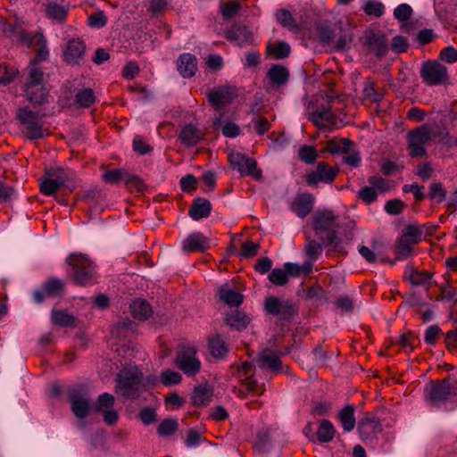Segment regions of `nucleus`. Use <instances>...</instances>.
<instances>
[{
	"instance_id": "obj_64",
	"label": "nucleus",
	"mask_w": 457,
	"mask_h": 457,
	"mask_svg": "<svg viewBox=\"0 0 457 457\" xmlns=\"http://www.w3.org/2000/svg\"><path fill=\"white\" fill-rule=\"evenodd\" d=\"M440 57L446 62H454L457 60V50L453 46H447L441 51Z\"/></svg>"
},
{
	"instance_id": "obj_52",
	"label": "nucleus",
	"mask_w": 457,
	"mask_h": 457,
	"mask_svg": "<svg viewBox=\"0 0 457 457\" xmlns=\"http://www.w3.org/2000/svg\"><path fill=\"white\" fill-rule=\"evenodd\" d=\"M304 251L306 255L311 259L310 262H312L320 256L322 251V247L320 244L315 242L314 240H309L304 247Z\"/></svg>"
},
{
	"instance_id": "obj_63",
	"label": "nucleus",
	"mask_w": 457,
	"mask_h": 457,
	"mask_svg": "<svg viewBox=\"0 0 457 457\" xmlns=\"http://www.w3.org/2000/svg\"><path fill=\"white\" fill-rule=\"evenodd\" d=\"M429 196L437 202H441L445 199V191L440 183H433L431 185Z\"/></svg>"
},
{
	"instance_id": "obj_37",
	"label": "nucleus",
	"mask_w": 457,
	"mask_h": 457,
	"mask_svg": "<svg viewBox=\"0 0 457 457\" xmlns=\"http://www.w3.org/2000/svg\"><path fill=\"white\" fill-rule=\"evenodd\" d=\"M52 322L60 327H69L74 324L75 317L64 311L54 310L51 314Z\"/></svg>"
},
{
	"instance_id": "obj_28",
	"label": "nucleus",
	"mask_w": 457,
	"mask_h": 457,
	"mask_svg": "<svg viewBox=\"0 0 457 457\" xmlns=\"http://www.w3.org/2000/svg\"><path fill=\"white\" fill-rule=\"evenodd\" d=\"M130 312L134 318L137 320H146L152 314V308L149 303L143 299H137L130 304Z\"/></svg>"
},
{
	"instance_id": "obj_38",
	"label": "nucleus",
	"mask_w": 457,
	"mask_h": 457,
	"mask_svg": "<svg viewBox=\"0 0 457 457\" xmlns=\"http://www.w3.org/2000/svg\"><path fill=\"white\" fill-rule=\"evenodd\" d=\"M212 396V391L209 386H200L194 391L193 401L196 405H204L211 400Z\"/></svg>"
},
{
	"instance_id": "obj_58",
	"label": "nucleus",
	"mask_w": 457,
	"mask_h": 457,
	"mask_svg": "<svg viewBox=\"0 0 457 457\" xmlns=\"http://www.w3.org/2000/svg\"><path fill=\"white\" fill-rule=\"evenodd\" d=\"M344 154L345 162L347 163L348 165L357 167L360 164V153L357 150L353 149V146H351L350 150H348V152H345Z\"/></svg>"
},
{
	"instance_id": "obj_41",
	"label": "nucleus",
	"mask_w": 457,
	"mask_h": 457,
	"mask_svg": "<svg viewBox=\"0 0 457 457\" xmlns=\"http://www.w3.org/2000/svg\"><path fill=\"white\" fill-rule=\"evenodd\" d=\"M213 124L216 128H220L223 135L228 137H235L239 135V127L234 122H226L223 124L221 115L216 119Z\"/></svg>"
},
{
	"instance_id": "obj_15",
	"label": "nucleus",
	"mask_w": 457,
	"mask_h": 457,
	"mask_svg": "<svg viewBox=\"0 0 457 457\" xmlns=\"http://www.w3.org/2000/svg\"><path fill=\"white\" fill-rule=\"evenodd\" d=\"M85 48V45L80 39H70L63 49L65 62L71 65L79 63L84 55Z\"/></svg>"
},
{
	"instance_id": "obj_22",
	"label": "nucleus",
	"mask_w": 457,
	"mask_h": 457,
	"mask_svg": "<svg viewBox=\"0 0 457 457\" xmlns=\"http://www.w3.org/2000/svg\"><path fill=\"white\" fill-rule=\"evenodd\" d=\"M71 410L74 415L84 419L88 415L91 408L90 400L85 395H74L71 397Z\"/></svg>"
},
{
	"instance_id": "obj_20",
	"label": "nucleus",
	"mask_w": 457,
	"mask_h": 457,
	"mask_svg": "<svg viewBox=\"0 0 457 457\" xmlns=\"http://www.w3.org/2000/svg\"><path fill=\"white\" fill-rule=\"evenodd\" d=\"M47 172L56 179L62 187L68 188L69 191H73L76 188L77 183L75 181L74 174L71 170L63 169H52L47 170Z\"/></svg>"
},
{
	"instance_id": "obj_46",
	"label": "nucleus",
	"mask_w": 457,
	"mask_h": 457,
	"mask_svg": "<svg viewBox=\"0 0 457 457\" xmlns=\"http://www.w3.org/2000/svg\"><path fill=\"white\" fill-rule=\"evenodd\" d=\"M209 347L212 354L216 358L222 357L227 353V346L220 337L212 338Z\"/></svg>"
},
{
	"instance_id": "obj_26",
	"label": "nucleus",
	"mask_w": 457,
	"mask_h": 457,
	"mask_svg": "<svg viewBox=\"0 0 457 457\" xmlns=\"http://www.w3.org/2000/svg\"><path fill=\"white\" fill-rule=\"evenodd\" d=\"M218 295L220 299L229 306L237 307L243 302L242 295L226 285L219 287Z\"/></svg>"
},
{
	"instance_id": "obj_25",
	"label": "nucleus",
	"mask_w": 457,
	"mask_h": 457,
	"mask_svg": "<svg viewBox=\"0 0 457 457\" xmlns=\"http://www.w3.org/2000/svg\"><path fill=\"white\" fill-rule=\"evenodd\" d=\"M336 216L329 210L318 211L313 215L314 229L317 233L328 229L334 223Z\"/></svg>"
},
{
	"instance_id": "obj_23",
	"label": "nucleus",
	"mask_w": 457,
	"mask_h": 457,
	"mask_svg": "<svg viewBox=\"0 0 457 457\" xmlns=\"http://www.w3.org/2000/svg\"><path fill=\"white\" fill-rule=\"evenodd\" d=\"M203 138V132L191 124L186 125L179 133V139L187 146H193Z\"/></svg>"
},
{
	"instance_id": "obj_27",
	"label": "nucleus",
	"mask_w": 457,
	"mask_h": 457,
	"mask_svg": "<svg viewBox=\"0 0 457 457\" xmlns=\"http://www.w3.org/2000/svg\"><path fill=\"white\" fill-rule=\"evenodd\" d=\"M212 210L211 203L204 198H196L190 209L189 214L195 220L206 218Z\"/></svg>"
},
{
	"instance_id": "obj_33",
	"label": "nucleus",
	"mask_w": 457,
	"mask_h": 457,
	"mask_svg": "<svg viewBox=\"0 0 457 457\" xmlns=\"http://www.w3.org/2000/svg\"><path fill=\"white\" fill-rule=\"evenodd\" d=\"M226 321L230 327L241 330L246 328L250 319L245 313L235 311L228 315Z\"/></svg>"
},
{
	"instance_id": "obj_43",
	"label": "nucleus",
	"mask_w": 457,
	"mask_h": 457,
	"mask_svg": "<svg viewBox=\"0 0 457 457\" xmlns=\"http://www.w3.org/2000/svg\"><path fill=\"white\" fill-rule=\"evenodd\" d=\"M61 187L56 179L46 171V177L40 184L41 192L46 195H52Z\"/></svg>"
},
{
	"instance_id": "obj_14",
	"label": "nucleus",
	"mask_w": 457,
	"mask_h": 457,
	"mask_svg": "<svg viewBox=\"0 0 457 457\" xmlns=\"http://www.w3.org/2000/svg\"><path fill=\"white\" fill-rule=\"evenodd\" d=\"M234 98L235 94L228 87L215 88L208 94V100L216 110H220L230 104Z\"/></svg>"
},
{
	"instance_id": "obj_4",
	"label": "nucleus",
	"mask_w": 457,
	"mask_h": 457,
	"mask_svg": "<svg viewBox=\"0 0 457 457\" xmlns=\"http://www.w3.org/2000/svg\"><path fill=\"white\" fill-rule=\"evenodd\" d=\"M142 374L137 367L126 368L117 378L116 389L125 397H132L139 389Z\"/></svg>"
},
{
	"instance_id": "obj_13",
	"label": "nucleus",
	"mask_w": 457,
	"mask_h": 457,
	"mask_svg": "<svg viewBox=\"0 0 457 457\" xmlns=\"http://www.w3.org/2000/svg\"><path fill=\"white\" fill-rule=\"evenodd\" d=\"M337 171L332 168L327 166L324 162H320L315 170L306 174L305 179L309 186H316L320 182L331 183Z\"/></svg>"
},
{
	"instance_id": "obj_19",
	"label": "nucleus",
	"mask_w": 457,
	"mask_h": 457,
	"mask_svg": "<svg viewBox=\"0 0 457 457\" xmlns=\"http://www.w3.org/2000/svg\"><path fill=\"white\" fill-rule=\"evenodd\" d=\"M314 198L312 195H297L292 203L291 209L297 216L303 218L308 215L313 207Z\"/></svg>"
},
{
	"instance_id": "obj_56",
	"label": "nucleus",
	"mask_w": 457,
	"mask_h": 457,
	"mask_svg": "<svg viewBox=\"0 0 457 457\" xmlns=\"http://www.w3.org/2000/svg\"><path fill=\"white\" fill-rule=\"evenodd\" d=\"M114 401V397L108 393L100 395L97 401V411H104V409L106 410L113 407Z\"/></svg>"
},
{
	"instance_id": "obj_21",
	"label": "nucleus",
	"mask_w": 457,
	"mask_h": 457,
	"mask_svg": "<svg viewBox=\"0 0 457 457\" xmlns=\"http://www.w3.org/2000/svg\"><path fill=\"white\" fill-rule=\"evenodd\" d=\"M227 38L242 46L252 41V33L245 26L235 25L227 31Z\"/></svg>"
},
{
	"instance_id": "obj_10",
	"label": "nucleus",
	"mask_w": 457,
	"mask_h": 457,
	"mask_svg": "<svg viewBox=\"0 0 457 457\" xmlns=\"http://www.w3.org/2000/svg\"><path fill=\"white\" fill-rule=\"evenodd\" d=\"M176 363L187 376H195L201 370V361L196 356L195 347L183 349L178 354Z\"/></svg>"
},
{
	"instance_id": "obj_34",
	"label": "nucleus",
	"mask_w": 457,
	"mask_h": 457,
	"mask_svg": "<svg viewBox=\"0 0 457 457\" xmlns=\"http://www.w3.org/2000/svg\"><path fill=\"white\" fill-rule=\"evenodd\" d=\"M336 429L329 420H322L317 430L319 441L323 443L330 442L335 436Z\"/></svg>"
},
{
	"instance_id": "obj_59",
	"label": "nucleus",
	"mask_w": 457,
	"mask_h": 457,
	"mask_svg": "<svg viewBox=\"0 0 457 457\" xmlns=\"http://www.w3.org/2000/svg\"><path fill=\"white\" fill-rule=\"evenodd\" d=\"M15 74L14 69H8L6 65L0 64V84H9L13 79Z\"/></svg>"
},
{
	"instance_id": "obj_9",
	"label": "nucleus",
	"mask_w": 457,
	"mask_h": 457,
	"mask_svg": "<svg viewBox=\"0 0 457 457\" xmlns=\"http://www.w3.org/2000/svg\"><path fill=\"white\" fill-rule=\"evenodd\" d=\"M264 310L268 314L280 319H288L295 312V306L290 300L276 296H269L264 302Z\"/></svg>"
},
{
	"instance_id": "obj_24",
	"label": "nucleus",
	"mask_w": 457,
	"mask_h": 457,
	"mask_svg": "<svg viewBox=\"0 0 457 457\" xmlns=\"http://www.w3.org/2000/svg\"><path fill=\"white\" fill-rule=\"evenodd\" d=\"M256 365L262 369L267 368L276 371L280 366V361L272 351L263 349L256 360Z\"/></svg>"
},
{
	"instance_id": "obj_40",
	"label": "nucleus",
	"mask_w": 457,
	"mask_h": 457,
	"mask_svg": "<svg viewBox=\"0 0 457 457\" xmlns=\"http://www.w3.org/2000/svg\"><path fill=\"white\" fill-rule=\"evenodd\" d=\"M268 53L273 55L276 59H283L290 53V46L284 41H279L268 46Z\"/></svg>"
},
{
	"instance_id": "obj_47",
	"label": "nucleus",
	"mask_w": 457,
	"mask_h": 457,
	"mask_svg": "<svg viewBox=\"0 0 457 457\" xmlns=\"http://www.w3.org/2000/svg\"><path fill=\"white\" fill-rule=\"evenodd\" d=\"M412 244L403 240L401 237L397 240L395 254L397 259H404L412 253Z\"/></svg>"
},
{
	"instance_id": "obj_32",
	"label": "nucleus",
	"mask_w": 457,
	"mask_h": 457,
	"mask_svg": "<svg viewBox=\"0 0 457 457\" xmlns=\"http://www.w3.org/2000/svg\"><path fill=\"white\" fill-rule=\"evenodd\" d=\"M313 266V262L306 261L303 265L287 262L284 264L287 276L299 277L303 274H308Z\"/></svg>"
},
{
	"instance_id": "obj_62",
	"label": "nucleus",
	"mask_w": 457,
	"mask_h": 457,
	"mask_svg": "<svg viewBox=\"0 0 457 457\" xmlns=\"http://www.w3.org/2000/svg\"><path fill=\"white\" fill-rule=\"evenodd\" d=\"M411 8L410 5L403 4L395 8L394 12L395 17L399 21H406L411 14Z\"/></svg>"
},
{
	"instance_id": "obj_44",
	"label": "nucleus",
	"mask_w": 457,
	"mask_h": 457,
	"mask_svg": "<svg viewBox=\"0 0 457 457\" xmlns=\"http://www.w3.org/2000/svg\"><path fill=\"white\" fill-rule=\"evenodd\" d=\"M95 101V94L90 88L79 89L76 94V103L80 107H87Z\"/></svg>"
},
{
	"instance_id": "obj_61",
	"label": "nucleus",
	"mask_w": 457,
	"mask_h": 457,
	"mask_svg": "<svg viewBox=\"0 0 457 457\" xmlns=\"http://www.w3.org/2000/svg\"><path fill=\"white\" fill-rule=\"evenodd\" d=\"M410 281L413 285H426L430 279L428 273L420 271H413L410 274Z\"/></svg>"
},
{
	"instance_id": "obj_53",
	"label": "nucleus",
	"mask_w": 457,
	"mask_h": 457,
	"mask_svg": "<svg viewBox=\"0 0 457 457\" xmlns=\"http://www.w3.org/2000/svg\"><path fill=\"white\" fill-rule=\"evenodd\" d=\"M363 9L368 15H375L377 17L381 16L384 12L383 4L378 1L370 0L367 2Z\"/></svg>"
},
{
	"instance_id": "obj_12",
	"label": "nucleus",
	"mask_w": 457,
	"mask_h": 457,
	"mask_svg": "<svg viewBox=\"0 0 457 457\" xmlns=\"http://www.w3.org/2000/svg\"><path fill=\"white\" fill-rule=\"evenodd\" d=\"M358 430L362 441L370 442L382 431V426L373 416L366 415L359 421Z\"/></svg>"
},
{
	"instance_id": "obj_49",
	"label": "nucleus",
	"mask_w": 457,
	"mask_h": 457,
	"mask_svg": "<svg viewBox=\"0 0 457 457\" xmlns=\"http://www.w3.org/2000/svg\"><path fill=\"white\" fill-rule=\"evenodd\" d=\"M270 281L277 286H283L287 283L288 276L286 269H274L269 275Z\"/></svg>"
},
{
	"instance_id": "obj_57",
	"label": "nucleus",
	"mask_w": 457,
	"mask_h": 457,
	"mask_svg": "<svg viewBox=\"0 0 457 457\" xmlns=\"http://www.w3.org/2000/svg\"><path fill=\"white\" fill-rule=\"evenodd\" d=\"M259 247V244L253 241H246L242 245V252L240 256L242 258H249L254 256L257 253Z\"/></svg>"
},
{
	"instance_id": "obj_45",
	"label": "nucleus",
	"mask_w": 457,
	"mask_h": 457,
	"mask_svg": "<svg viewBox=\"0 0 457 457\" xmlns=\"http://www.w3.org/2000/svg\"><path fill=\"white\" fill-rule=\"evenodd\" d=\"M179 428V423L174 419H167L161 422L157 432L161 436H169L173 435Z\"/></svg>"
},
{
	"instance_id": "obj_1",
	"label": "nucleus",
	"mask_w": 457,
	"mask_h": 457,
	"mask_svg": "<svg viewBox=\"0 0 457 457\" xmlns=\"http://www.w3.org/2000/svg\"><path fill=\"white\" fill-rule=\"evenodd\" d=\"M24 92L27 99L33 103L41 104L46 99L47 91L45 87L43 73L36 62H32L27 68Z\"/></svg>"
},
{
	"instance_id": "obj_35",
	"label": "nucleus",
	"mask_w": 457,
	"mask_h": 457,
	"mask_svg": "<svg viewBox=\"0 0 457 457\" xmlns=\"http://www.w3.org/2000/svg\"><path fill=\"white\" fill-rule=\"evenodd\" d=\"M181 380L182 376L180 373L170 370H164L162 371L159 378H154L152 383L155 384L157 381H159L166 386H170L180 383Z\"/></svg>"
},
{
	"instance_id": "obj_48",
	"label": "nucleus",
	"mask_w": 457,
	"mask_h": 457,
	"mask_svg": "<svg viewBox=\"0 0 457 457\" xmlns=\"http://www.w3.org/2000/svg\"><path fill=\"white\" fill-rule=\"evenodd\" d=\"M128 177V173H126L123 170H107L104 175L103 179L107 183L115 184L119 181H124L126 183V179Z\"/></svg>"
},
{
	"instance_id": "obj_29",
	"label": "nucleus",
	"mask_w": 457,
	"mask_h": 457,
	"mask_svg": "<svg viewBox=\"0 0 457 457\" xmlns=\"http://www.w3.org/2000/svg\"><path fill=\"white\" fill-rule=\"evenodd\" d=\"M267 76L273 85L280 86L287 81L289 71L286 67L278 64L268 71Z\"/></svg>"
},
{
	"instance_id": "obj_6",
	"label": "nucleus",
	"mask_w": 457,
	"mask_h": 457,
	"mask_svg": "<svg viewBox=\"0 0 457 457\" xmlns=\"http://www.w3.org/2000/svg\"><path fill=\"white\" fill-rule=\"evenodd\" d=\"M432 137V129L428 125H422L408 132L407 142L411 155L423 156L426 154L425 145L431 141Z\"/></svg>"
},
{
	"instance_id": "obj_5",
	"label": "nucleus",
	"mask_w": 457,
	"mask_h": 457,
	"mask_svg": "<svg viewBox=\"0 0 457 457\" xmlns=\"http://www.w3.org/2000/svg\"><path fill=\"white\" fill-rule=\"evenodd\" d=\"M17 117L24 129L22 133L29 139L34 140L44 137L47 132L44 129L41 118L28 109H21Z\"/></svg>"
},
{
	"instance_id": "obj_39",
	"label": "nucleus",
	"mask_w": 457,
	"mask_h": 457,
	"mask_svg": "<svg viewBox=\"0 0 457 457\" xmlns=\"http://www.w3.org/2000/svg\"><path fill=\"white\" fill-rule=\"evenodd\" d=\"M422 230L415 225H409L403 229L401 237L412 245L417 244L422 238Z\"/></svg>"
},
{
	"instance_id": "obj_16",
	"label": "nucleus",
	"mask_w": 457,
	"mask_h": 457,
	"mask_svg": "<svg viewBox=\"0 0 457 457\" xmlns=\"http://www.w3.org/2000/svg\"><path fill=\"white\" fill-rule=\"evenodd\" d=\"M177 68L183 78H191L197 71V59L191 54H182L177 61Z\"/></svg>"
},
{
	"instance_id": "obj_3",
	"label": "nucleus",
	"mask_w": 457,
	"mask_h": 457,
	"mask_svg": "<svg viewBox=\"0 0 457 457\" xmlns=\"http://www.w3.org/2000/svg\"><path fill=\"white\" fill-rule=\"evenodd\" d=\"M4 33L10 37L13 35L17 37L18 40L22 44L33 47L37 53V59L43 61L47 58L49 51L46 47V41L42 34H29L12 25H8L4 29Z\"/></svg>"
},
{
	"instance_id": "obj_60",
	"label": "nucleus",
	"mask_w": 457,
	"mask_h": 457,
	"mask_svg": "<svg viewBox=\"0 0 457 457\" xmlns=\"http://www.w3.org/2000/svg\"><path fill=\"white\" fill-rule=\"evenodd\" d=\"M206 64L212 71H217L223 66V60L219 54H211L206 58Z\"/></svg>"
},
{
	"instance_id": "obj_30",
	"label": "nucleus",
	"mask_w": 457,
	"mask_h": 457,
	"mask_svg": "<svg viewBox=\"0 0 457 457\" xmlns=\"http://www.w3.org/2000/svg\"><path fill=\"white\" fill-rule=\"evenodd\" d=\"M338 419L345 431L353 430L355 426L354 408L352 405L345 406L339 411Z\"/></svg>"
},
{
	"instance_id": "obj_51",
	"label": "nucleus",
	"mask_w": 457,
	"mask_h": 457,
	"mask_svg": "<svg viewBox=\"0 0 457 457\" xmlns=\"http://www.w3.org/2000/svg\"><path fill=\"white\" fill-rule=\"evenodd\" d=\"M298 155L303 162L312 163L318 157V152L312 146L303 145L299 149Z\"/></svg>"
},
{
	"instance_id": "obj_11",
	"label": "nucleus",
	"mask_w": 457,
	"mask_h": 457,
	"mask_svg": "<svg viewBox=\"0 0 457 457\" xmlns=\"http://www.w3.org/2000/svg\"><path fill=\"white\" fill-rule=\"evenodd\" d=\"M420 75L429 86L443 84L447 79L446 68L436 62H425L420 70Z\"/></svg>"
},
{
	"instance_id": "obj_8",
	"label": "nucleus",
	"mask_w": 457,
	"mask_h": 457,
	"mask_svg": "<svg viewBox=\"0 0 457 457\" xmlns=\"http://www.w3.org/2000/svg\"><path fill=\"white\" fill-rule=\"evenodd\" d=\"M228 160L233 169L241 175H250L255 179L262 178V170L257 168L253 159L247 158L240 153L232 152L228 154Z\"/></svg>"
},
{
	"instance_id": "obj_18",
	"label": "nucleus",
	"mask_w": 457,
	"mask_h": 457,
	"mask_svg": "<svg viewBox=\"0 0 457 457\" xmlns=\"http://www.w3.org/2000/svg\"><path fill=\"white\" fill-rule=\"evenodd\" d=\"M208 247V238L200 232L190 234L182 243V249L185 252L204 251Z\"/></svg>"
},
{
	"instance_id": "obj_17",
	"label": "nucleus",
	"mask_w": 457,
	"mask_h": 457,
	"mask_svg": "<svg viewBox=\"0 0 457 457\" xmlns=\"http://www.w3.org/2000/svg\"><path fill=\"white\" fill-rule=\"evenodd\" d=\"M310 119L319 128L329 129L334 124L335 116L328 105L312 112Z\"/></svg>"
},
{
	"instance_id": "obj_2",
	"label": "nucleus",
	"mask_w": 457,
	"mask_h": 457,
	"mask_svg": "<svg viewBox=\"0 0 457 457\" xmlns=\"http://www.w3.org/2000/svg\"><path fill=\"white\" fill-rule=\"evenodd\" d=\"M453 381L450 379L430 380L423 390L425 402L436 406L445 402L453 403Z\"/></svg>"
},
{
	"instance_id": "obj_50",
	"label": "nucleus",
	"mask_w": 457,
	"mask_h": 457,
	"mask_svg": "<svg viewBox=\"0 0 457 457\" xmlns=\"http://www.w3.org/2000/svg\"><path fill=\"white\" fill-rule=\"evenodd\" d=\"M276 19L278 23L290 29L291 30H296L297 27L295 24L291 13L287 10H279L276 13Z\"/></svg>"
},
{
	"instance_id": "obj_54",
	"label": "nucleus",
	"mask_w": 457,
	"mask_h": 457,
	"mask_svg": "<svg viewBox=\"0 0 457 457\" xmlns=\"http://www.w3.org/2000/svg\"><path fill=\"white\" fill-rule=\"evenodd\" d=\"M106 22L107 18L102 11H98L88 17V24L92 28H103Z\"/></svg>"
},
{
	"instance_id": "obj_31",
	"label": "nucleus",
	"mask_w": 457,
	"mask_h": 457,
	"mask_svg": "<svg viewBox=\"0 0 457 457\" xmlns=\"http://www.w3.org/2000/svg\"><path fill=\"white\" fill-rule=\"evenodd\" d=\"M353 146V142L346 138H334L328 142L327 150L332 154H345Z\"/></svg>"
},
{
	"instance_id": "obj_7",
	"label": "nucleus",
	"mask_w": 457,
	"mask_h": 457,
	"mask_svg": "<svg viewBox=\"0 0 457 457\" xmlns=\"http://www.w3.org/2000/svg\"><path fill=\"white\" fill-rule=\"evenodd\" d=\"M67 262L73 269V278L76 283L85 285L93 278L92 262L84 255H71Z\"/></svg>"
},
{
	"instance_id": "obj_42",
	"label": "nucleus",
	"mask_w": 457,
	"mask_h": 457,
	"mask_svg": "<svg viewBox=\"0 0 457 457\" xmlns=\"http://www.w3.org/2000/svg\"><path fill=\"white\" fill-rule=\"evenodd\" d=\"M46 12L49 18L62 22L66 16V10L56 3L49 2L46 5Z\"/></svg>"
},
{
	"instance_id": "obj_55",
	"label": "nucleus",
	"mask_w": 457,
	"mask_h": 457,
	"mask_svg": "<svg viewBox=\"0 0 457 457\" xmlns=\"http://www.w3.org/2000/svg\"><path fill=\"white\" fill-rule=\"evenodd\" d=\"M417 339V337L412 333L409 332L407 334H402L399 337V345L408 352H411L414 349V341Z\"/></svg>"
},
{
	"instance_id": "obj_36",
	"label": "nucleus",
	"mask_w": 457,
	"mask_h": 457,
	"mask_svg": "<svg viewBox=\"0 0 457 457\" xmlns=\"http://www.w3.org/2000/svg\"><path fill=\"white\" fill-rule=\"evenodd\" d=\"M43 289L47 297H57L62 295L64 285L62 281L52 278L43 285Z\"/></svg>"
}]
</instances>
